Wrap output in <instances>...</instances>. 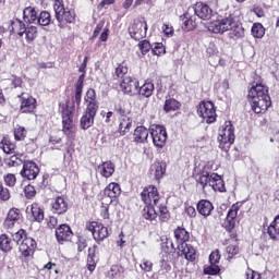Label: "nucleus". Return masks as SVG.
I'll use <instances>...</instances> for the list:
<instances>
[{
	"mask_svg": "<svg viewBox=\"0 0 279 279\" xmlns=\"http://www.w3.org/2000/svg\"><path fill=\"white\" fill-rule=\"evenodd\" d=\"M86 230L92 232V236L94 241L100 245L110 236V232L108 231V227L104 226V223L99 221H90L86 223Z\"/></svg>",
	"mask_w": 279,
	"mask_h": 279,
	"instance_id": "nucleus-8",
	"label": "nucleus"
},
{
	"mask_svg": "<svg viewBox=\"0 0 279 279\" xmlns=\"http://www.w3.org/2000/svg\"><path fill=\"white\" fill-rule=\"evenodd\" d=\"M180 20L183 22L182 29L183 32H193L195 27H197V19L195 15H191V13L186 12L180 16Z\"/></svg>",
	"mask_w": 279,
	"mask_h": 279,
	"instance_id": "nucleus-27",
	"label": "nucleus"
},
{
	"mask_svg": "<svg viewBox=\"0 0 279 279\" xmlns=\"http://www.w3.org/2000/svg\"><path fill=\"white\" fill-rule=\"evenodd\" d=\"M138 49L143 56H146V53H149V51H151L153 46L149 40L144 39L138 43Z\"/></svg>",
	"mask_w": 279,
	"mask_h": 279,
	"instance_id": "nucleus-52",
	"label": "nucleus"
},
{
	"mask_svg": "<svg viewBox=\"0 0 279 279\" xmlns=\"http://www.w3.org/2000/svg\"><path fill=\"white\" fill-rule=\"evenodd\" d=\"M165 173H167V162L165 161L157 162L155 166L156 180H162V178L165 177Z\"/></svg>",
	"mask_w": 279,
	"mask_h": 279,
	"instance_id": "nucleus-43",
	"label": "nucleus"
},
{
	"mask_svg": "<svg viewBox=\"0 0 279 279\" xmlns=\"http://www.w3.org/2000/svg\"><path fill=\"white\" fill-rule=\"evenodd\" d=\"M23 19L25 23H36L38 21V13L33 7L25 8L23 11Z\"/></svg>",
	"mask_w": 279,
	"mask_h": 279,
	"instance_id": "nucleus-35",
	"label": "nucleus"
},
{
	"mask_svg": "<svg viewBox=\"0 0 279 279\" xmlns=\"http://www.w3.org/2000/svg\"><path fill=\"white\" fill-rule=\"evenodd\" d=\"M99 263V246L94 244L87 250V258H86V268L90 274L97 269V264Z\"/></svg>",
	"mask_w": 279,
	"mask_h": 279,
	"instance_id": "nucleus-21",
	"label": "nucleus"
},
{
	"mask_svg": "<svg viewBox=\"0 0 279 279\" xmlns=\"http://www.w3.org/2000/svg\"><path fill=\"white\" fill-rule=\"evenodd\" d=\"M12 247L14 244L12 243V239L8 236V234L0 235V250L2 252H12Z\"/></svg>",
	"mask_w": 279,
	"mask_h": 279,
	"instance_id": "nucleus-41",
	"label": "nucleus"
},
{
	"mask_svg": "<svg viewBox=\"0 0 279 279\" xmlns=\"http://www.w3.org/2000/svg\"><path fill=\"white\" fill-rule=\"evenodd\" d=\"M151 53L153 56H165L167 53V49L165 48V45L162 43H157L155 46L151 48Z\"/></svg>",
	"mask_w": 279,
	"mask_h": 279,
	"instance_id": "nucleus-54",
	"label": "nucleus"
},
{
	"mask_svg": "<svg viewBox=\"0 0 279 279\" xmlns=\"http://www.w3.org/2000/svg\"><path fill=\"white\" fill-rule=\"evenodd\" d=\"M267 234L271 241H279V215L268 226Z\"/></svg>",
	"mask_w": 279,
	"mask_h": 279,
	"instance_id": "nucleus-31",
	"label": "nucleus"
},
{
	"mask_svg": "<svg viewBox=\"0 0 279 279\" xmlns=\"http://www.w3.org/2000/svg\"><path fill=\"white\" fill-rule=\"evenodd\" d=\"M0 147L4 154H14V151H16V144H14L9 137H2Z\"/></svg>",
	"mask_w": 279,
	"mask_h": 279,
	"instance_id": "nucleus-36",
	"label": "nucleus"
},
{
	"mask_svg": "<svg viewBox=\"0 0 279 279\" xmlns=\"http://www.w3.org/2000/svg\"><path fill=\"white\" fill-rule=\"evenodd\" d=\"M13 136L15 141H25V138H27V129H25V126L17 125L13 130Z\"/></svg>",
	"mask_w": 279,
	"mask_h": 279,
	"instance_id": "nucleus-44",
	"label": "nucleus"
},
{
	"mask_svg": "<svg viewBox=\"0 0 279 279\" xmlns=\"http://www.w3.org/2000/svg\"><path fill=\"white\" fill-rule=\"evenodd\" d=\"M104 195L105 197H109L110 204H112V202H117L121 195V185L116 182L109 183L104 190Z\"/></svg>",
	"mask_w": 279,
	"mask_h": 279,
	"instance_id": "nucleus-25",
	"label": "nucleus"
},
{
	"mask_svg": "<svg viewBox=\"0 0 279 279\" xmlns=\"http://www.w3.org/2000/svg\"><path fill=\"white\" fill-rule=\"evenodd\" d=\"M193 178L196 187L206 193V186H211L213 191L218 193H226V182L221 175L206 169V167L197 166L193 170Z\"/></svg>",
	"mask_w": 279,
	"mask_h": 279,
	"instance_id": "nucleus-2",
	"label": "nucleus"
},
{
	"mask_svg": "<svg viewBox=\"0 0 279 279\" xmlns=\"http://www.w3.org/2000/svg\"><path fill=\"white\" fill-rule=\"evenodd\" d=\"M3 182L5 186L14 189L16 186V175L14 173H8L3 177Z\"/></svg>",
	"mask_w": 279,
	"mask_h": 279,
	"instance_id": "nucleus-53",
	"label": "nucleus"
},
{
	"mask_svg": "<svg viewBox=\"0 0 279 279\" xmlns=\"http://www.w3.org/2000/svg\"><path fill=\"white\" fill-rule=\"evenodd\" d=\"M246 279H262V277H260V274H259V272L250 269V270L246 272Z\"/></svg>",
	"mask_w": 279,
	"mask_h": 279,
	"instance_id": "nucleus-64",
	"label": "nucleus"
},
{
	"mask_svg": "<svg viewBox=\"0 0 279 279\" xmlns=\"http://www.w3.org/2000/svg\"><path fill=\"white\" fill-rule=\"evenodd\" d=\"M25 40L27 43H34L38 38V28L33 25H28L24 28Z\"/></svg>",
	"mask_w": 279,
	"mask_h": 279,
	"instance_id": "nucleus-38",
	"label": "nucleus"
},
{
	"mask_svg": "<svg viewBox=\"0 0 279 279\" xmlns=\"http://www.w3.org/2000/svg\"><path fill=\"white\" fill-rule=\"evenodd\" d=\"M194 13L202 21H210L213 16H215V11L210 8V5L204 2H196L194 5Z\"/></svg>",
	"mask_w": 279,
	"mask_h": 279,
	"instance_id": "nucleus-22",
	"label": "nucleus"
},
{
	"mask_svg": "<svg viewBox=\"0 0 279 279\" xmlns=\"http://www.w3.org/2000/svg\"><path fill=\"white\" fill-rule=\"evenodd\" d=\"M155 86L150 81H145V83L137 87L138 95H142V97H151L154 95Z\"/></svg>",
	"mask_w": 279,
	"mask_h": 279,
	"instance_id": "nucleus-34",
	"label": "nucleus"
},
{
	"mask_svg": "<svg viewBox=\"0 0 279 279\" xmlns=\"http://www.w3.org/2000/svg\"><path fill=\"white\" fill-rule=\"evenodd\" d=\"M31 215L32 221H36L37 223H43V221H45V210L40 208L38 203H33L31 205Z\"/></svg>",
	"mask_w": 279,
	"mask_h": 279,
	"instance_id": "nucleus-30",
	"label": "nucleus"
},
{
	"mask_svg": "<svg viewBox=\"0 0 279 279\" xmlns=\"http://www.w3.org/2000/svg\"><path fill=\"white\" fill-rule=\"evenodd\" d=\"M10 197V189L3 186V183L0 181V202H9Z\"/></svg>",
	"mask_w": 279,
	"mask_h": 279,
	"instance_id": "nucleus-55",
	"label": "nucleus"
},
{
	"mask_svg": "<svg viewBox=\"0 0 279 279\" xmlns=\"http://www.w3.org/2000/svg\"><path fill=\"white\" fill-rule=\"evenodd\" d=\"M98 170L102 178H111V175L114 173V165L112 161H105L98 166Z\"/></svg>",
	"mask_w": 279,
	"mask_h": 279,
	"instance_id": "nucleus-32",
	"label": "nucleus"
},
{
	"mask_svg": "<svg viewBox=\"0 0 279 279\" xmlns=\"http://www.w3.org/2000/svg\"><path fill=\"white\" fill-rule=\"evenodd\" d=\"M128 71H129V68H128V61H122L121 63H119L116 68V76L117 77H125V75H128Z\"/></svg>",
	"mask_w": 279,
	"mask_h": 279,
	"instance_id": "nucleus-48",
	"label": "nucleus"
},
{
	"mask_svg": "<svg viewBox=\"0 0 279 279\" xmlns=\"http://www.w3.org/2000/svg\"><path fill=\"white\" fill-rule=\"evenodd\" d=\"M251 108L255 114H265L271 108V97L257 98L250 100Z\"/></svg>",
	"mask_w": 279,
	"mask_h": 279,
	"instance_id": "nucleus-20",
	"label": "nucleus"
},
{
	"mask_svg": "<svg viewBox=\"0 0 279 279\" xmlns=\"http://www.w3.org/2000/svg\"><path fill=\"white\" fill-rule=\"evenodd\" d=\"M236 27V22L234 17L231 15L221 20H216L209 23L208 29L213 34H226V32H230V29H234Z\"/></svg>",
	"mask_w": 279,
	"mask_h": 279,
	"instance_id": "nucleus-10",
	"label": "nucleus"
},
{
	"mask_svg": "<svg viewBox=\"0 0 279 279\" xmlns=\"http://www.w3.org/2000/svg\"><path fill=\"white\" fill-rule=\"evenodd\" d=\"M113 110L120 119L130 118V114H132V111L130 109H126L125 104L123 102L116 104Z\"/></svg>",
	"mask_w": 279,
	"mask_h": 279,
	"instance_id": "nucleus-40",
	"label": "nucleus"
},
{
	"mask_svg": "<svg viewBox=\"0 0 279 279\" xmlns=\"http://www.w3.org/2000/svg\"><path fill=\"white\" fill-rule=\"evenodd\" d=\"M142 202L146 205H157L160 202V194L158 193V187L154 185H148L144 187L141 193Z\"/></svg>",
	"mask_w": 279,
	"mask_h": 279,
	"instance_id": "nucleus-16",
	"label": "nucleus"
},
{
	"mask_svg": "<svg viewBox=\"0 0 279 279\" xmlns=\"http://www.w3.org/2000/svg\"><path fill=\"white\" fill-rule=\"evenodd\" d=\"M36 149H38V145L36 144V138L31 140V142L26 143L25 150L27 151V154H34Z\"/></svg>",
	"mask_w": 279,
	"mask_h": 279,
	"instance_id": "nucleus-61",
	"label": "nucleus"
},
{
	"mask_svg": "<svg viewBox=\"0 0 279 279\" xmlns=\"http://www.w3.org/2000/svg\"><path fill=\"white\" fill-rule=\"evenodd\" d=\"M46 226L50 230H54V228H58V217L49 216L48 218H46Z\"/></svg>",
	"mask_w": 279,
	"mask_h": 279,
	"instance_id": "nucleus-60",
	"label": "nucleus"
},
{
	"mask_svg": "<svg viewBox=\"0 0 279 279\" xmlns=\"http://www.w3.org/2000/svg\"><path fill=\"white\" fill-rule=\"evenodd\" d=\"M130 130H132V117L120 118V123L118 126L119 134L121 136H125Z\"/></svg>",
	"mask_w": 279,
	"mask_h": 279,
	"instance_id": "nucleus-33",
	"label": "nucleus"
},
{
	"mask_svg": "<svg viewBox=\"0 0 279 279\" xmlns=\"http://www.w3.org/2000/svg\"><path fill=\"white\" fill-rule=\"evenodd\" d=\"M154 206L156 205H146L142 210V215L147 221H154L158 217V213H156Z\"/></svg>",
	"mask_w": 279,
	"mask_h": 279,
	"instance_id": "nucleus-39",
	"label": "nucleus"
},
{
	"mask_svg": "<svg viewBox=\"0 0 279 279\" xmlns=\"http://www.w3.org/2000/svg\"><path fill=\"white\" fill-rule=\"evenodd\" d=\"M38 25L41 27H47V25H51V13L48 11H41L39 16H37Z\"/></svg>",
	"mask_w": 279,
	"mask_h": 279,
	"instance_id": "nucleus-42",
	"label": "nucleus"
},
{
	"mask_svg": "<svg viewBox=\"0 0 279 279\" xmlns=\"http://www.w3.org/2000/svg\"><path fill=\"white\" fill-rule=\"evenodd\" d=\"M50 210L52 215H58L59 217L66 215L69 213V199L63 195L56 196L50 203Z\"/></svg>",
	"mask_w": 279,
	"mask_h": 279,
	"instance_id": "nucleus-15",
	"label": "nucleus"
},
{
	"mask_svg": "<svg viewBox=\"0 0 279 279\" xmlns=\"http://www.w3.org/2000/svg\"><path fill=\"white\" fill-rule=\"evenodd\" d=\"M235 138L236 136L234 135V125H232V121H226L218 133L219 149L228 154L230 147L234 145Z\"/></svg>",
	"mask_w": 279,
	"mask_h": 279,
	"instance_id": "nucleus-6",
	"label": "nucleus"
},
{
	"mask_svg": "<svg viewBox=\"0 0 279 279\" xmlns=\"http://www.w3.org/2000/svg\"><path fill=\"white\" fill-rule=\"evenodd\" d=\"M25 239H29L27 236V231L25 229H20L17 232L14 233L13 235V241L15 243H21V241H25Z\"/></svg>",
	"mask_w": 279,
	"mask_h": 279,
	"instance_id": "nucleus-57",
	"label": "nucleus"
},
{
	"mask_svg": "<svg viewBox=\"0 0 279 279\" xmlns=\"http://www.w3.org/2000/svg\"><path fill=\"white\" fill-rule=\"evenodd\" d=\"M205 276H219L221 274V268L218 264H210L204 268Z\"/></svg>",
	"mask_w": 279,
	"mask_h": 279,
	"instance_id": "nucleus-49",
	"label": "nucleus"
},
{
	"mask_svg": "<svg viewBox=\"0 0 279 279\" xmlns=\"http://www.w3.org/2000/svg\"><path fill=\"white\" fill-rule=\"evenodd\" d=\"M265 97H270L269 88L263 84H256L255 86H252L247 94L250 101L254 99H263Z\"/></svg>",
	"mask_w": 279,
	"mask_h": 279,
	"instance_id": "nucleus-23",
	"label": "nucleus"
},
{
	"mask_svg": "<svg viewBox=\"0 0 279 279\" xmlns=\"http://www.w3.org/2000/svg\"><path fill=\"white\" fill-rule=\"evenodd\" d=\"M228 259L234 258V256H239L241 254V247H239V243L230 244L226 247Z\"/></svg>",
	"mask_w": 279,
	"mask_h": 279,
	"instance_id": "nucleus-47",
	"label": "nucleus"
},
{
	"mask_svg": "<svg viewBox=\"0 0 279 279\" xmlns=\"http://www.w3.org/2000/svg\"><path fill=\"white\" fill-rule=\"evenodd\" d=\"M149 132L155 147H157L158 149H162V147L167 145V129L159 124H153L149 128Z\"/></svg>",
	"mask_w": 279,
	"mask_h": 279,
	"instance_id": "nucleus-13",
	"label": "nucleus"
},
{
	"mask_svg": "<svg viewBox=\"0 0 279 279\" xmlns=\"http://www.w3.org/2000/svg\"><path fill=\"white\" fill-rule=\"evenodd\" d=\"M24 195L26 199H32L33 197H36V187L34 185L28 184L24 187Z\"/></svg>",
	"mask_w": 279,
	"mask_h": 279,
	"instance_id": "nucleus-59",
	"label": "nucleus"
},
{
	"mask_svg": "<svg viewBox=\"0 0 279 279\" xmlns=\"http://www.w3.org/2000/svg\"><path fill=\"white\" fill-rule=\"evenodd\" d=\"M138 80L132 76H124L120 83V89L124 95H130L131 97L138 93Z\"/></svg>",
	"mask_w": 279,
	"mask_h": 279,
	"instance_id": "nucleus-17",
	"label": "nucleus"
},
{
	"mask_svg": "<svg viewBox=\"0 0 279 279\" xmlns=\"http://www.w3.org/2000/svg\"><path fill=\"white\" fill-rule=\"evenodd\" d=\"M49 145H51L52 149H60L64 146L62 141V136L54 134L49 137Z\"/></svg>",
	"mask_w": 279,
	"mask_h": 279,
	"instance_id": "nucleus-46",
	"label": "nucleus"
},
{
	"mask_svg": "<svg viewBox=\"0 0 279 279\" xmlns=\"http://www.w3.org/2000/svg\"><path fill=\"white\" fill-rule=\"evenodd\" d=\"M173 234L178 243V256H184L185 260L193 263L197 256V251L193 245L189 244L191 233L184 227H177Z\"/></svg>",
	"mask_w": 279,
	"mask_h": 279,
	"instance_id": "nucleus-4",
	"label": "nucleus"
},
{
	"mask_svg": "<svg viewBox=\"0 0 279 279\" xmlns=\"http://www.w3.org/2000/svg\"><path fill=\"white\" fill-rule=\"evenodd\" d=\"M185 214H186L187 217H190L191 219H195V217H197V210H195V207L192 206V205L185 206Z\"/></svg>",
	"mask_w": 279,
	"mask_h": 279,
	"instance_id": "nucleus-62",
	"label": "nucleus"
},
{
	"mask_svg": "<svg viewBox=\"0 0 279 279\" xmlns=\"http://www.w3.org/2000/svg\"><path fill=\"white\" fill-rule=\"evenodd\" d=\"M104 25H106V23H105L104 21H100V22L96 25V27H95V29H94V32H93L92 39L97 38V36H99V34H101V29H104Z\"/></svg>",
	"mask_w": 279,
	"mask_h": 279,
	"instance_id": "nucleus-63",
	"label": "nucleus"
},
{
	"mask_svg": "<svg viewBox=\"0 0 279 279\" xmlns=\"http://www.w3.org/2000/svg\"><path fill=\"white\" fill-rule=\"evenodd\" d=\"M147 20L140 16L129 26V34L133 40H143L147 36Z\"/></svg>",
	"mask_w": 279,
	"mask_h": 279,
	"instance_id": "nucleus-9",
	"label": "nucleus"
},
{
	"mask_svg": "<svg viewBox=\"0 0 279 279\" xmlns=\"http://www.w3.org/2000/svg\"><path fill=\"white\" fill-rule=\"evenodd\" d=\"M220 260H221V253H219V250L213 251L209 255L210 265H219Z\"/></svg>",
	"mask_w": 279,
	"mask_h": 279,
	"instance_id": "nucleus-58",
	"label": "nucleus"
},
{
	"mask_svg": "<svg viewBox=\"0 0 279 279\" xmlns=\"http://www.w3.org/2000/svg\"><path fill=\"white\" fill-rule=\"evenodd\" d=\"M251 34L254 38H263V36H265V26L260 23H254L251 28Z\"/></svg>",
	"mask_w": 279,
	"mask_h": 279,
	"instance_id": "nucleus-45",
	"label": "nucleus"
},
{
	"mask_svg": "<svg viewBox=\"0 0 279 279\" xmlns=\"http://www.w3.org/2000/svg\"><path fill=\"white\" fill-rule=\"evenodd\" d=\"M149 130H147V128L141 125L135 128L134 132H133V141L134 143L137 144H144L147 143V138H149Z\"/></svg>",
	"mask_w": 279,
	"mask_h": 279,
	"instance_id": "nucleus-28",
	"label": "nucleus"
},
{
	"mask_svg": "<svg viewBox=\"0 0 279 279\" xmlns=\"http://www.w3.org/2000/svg\"><path fill=\"white\" fill-rule=\"evenodd\" d=\"M242 206H243V203L236 202L228 210L227 217H226V222H225V230L227 232H232V230H234V228H236V217H238L239 210H241Z\"/></svg>",
	"mask_w": 279,
	"mask_h": 279,
	"instance_id": "nucleus-14",
	"label": "nucleus"
},
{
	"mask_svg": "<svg viewBox=\"0 0 279 279\" xmlns=\"http://www.w3.org/2000/svg\"><path fill=\"white\" fill-rule=\"evenodd\" d=\"M17 99L20 101V112L22 114H34L36 112V108H38V101L34 96L22 92L17 95Z\"/></svg>",
	"mask_w": 279,
	"mask_h": 279,
	"instance_id": "nucleus-11",
	"label": "nucleus"
},
{
	"mask_svg": "<svg viewBox=\"0 0 279 279\" xmlns=\"http://www.w3.org/2000/svg\"><path fill=\"white\" fill-rule=\"evenodd\" d=\"M197 114L206 123H215V121H217V107H215V104L210 100H203L197 106Z\"/></svg>",
	"mask_w": 279,
	"mask_h": 279,
	"instance_id": "nucleus-7",
	"label": "nucleus"
},
{
	"mask_svg": "<svg viewBox=\"0 0 279 279\" xmlns=\"http://www.w3.org/2000/svg\"><path fill=\"white\" fill-rule=\"evenodd\" d=\"M59 112L61 114L62 132L71 143L70 147L66 148V154L72 158L75 151L73 141H75L77 134L75 122L73 121L75 118V102H71L69 99L65 102H60Z\"/></svg>",
	"mask_w": 279,
	"mask_h": 279,
	"instance_id": "nucleus-1",
	"label": "nucleus"
},
{
	"mask_svg": "<svg viewBox=\"0 0 279 279\" xmlns=\"http://www.w3.org/2000/svg\"><path fill=\"white\" fill-rule=\"evenodd\" d=\"M197 213L204 217V219H208L213 211L215 210V206L208 199H201L196 205Z\"/></svg>",
	"mask_w": 279,
	"mask_h": 279,
	"instance_id": "nucleus-26",
	"label": "nucleus"
},
{
	"mask_svg": "<svg viewBox=\"0 0 279 279\" xmlns=\"http://www.w3.org/2000/svg\"><path fill=\"white\" fill-rule=\"evenodd\" d=\"M25 23L19 19H14L10 21L9 31L11 34H16V36H25Z\"/></svg>",
	"mask_w": 279,
	"mask_h": 279,
	"instance_id": "nucleus-29",
	"label": "nucleus"
},
{
	"mask_svg": "<svg viewBox=\"0 0 279 279\" xmlns=\"http://www.w3.org/2000/svg\"><path fill=\"white\" fill-rule=\"evenodd\" d=\"M158 217H159V221H161L162 223H167V221L171 219V214L169 213V209L167 208V206L159 207Z\"/></svg>",
	"mask_w": 279,
	"mask_h": 279,
	"instance_id": "nucleus-51",
	"label": "nucleus"
},
{
	"mask_svg": "<svg viewBox=\"0 0 279 279\" xmlns=\"http://www.w3.org/2000/svg\"><path fill=\"white\" fill-rule=\"evenodd\" d=\"M53 10L57 22L59 23L58 27H60V29H64V27H66V24L75 25V21L77 19V13H75V9L64 8V2L62 0H56L53 4Z\"/></svg>",
	"mask_w": 279,
	"mask_h": 279,
	"instance_id": "nucleus-5",
	"label": "nucleus"
},
{
	"mask_svg": "<svg viewBox=\"0 0 279 279\" xmlns=\"http://www.w3.org/2000/svg\"><path fill=\"white\" fill-rule=\"evenodd\" d=\"M140 267L142 271H145V274H150V271H154V263H151L149 259H142Z\"/></svg>",
	"mask_w": 279,
	"mask_h": 279,
	"instance_id": "nucleus-56",
	"label": "nucleus"
},
{
	"mask_svg": "<svg viewBox=\"0 0 279 279\" xmlns=\"http://www.w3.org/2000/svg\"><path fill=\"white\" fill-rule=\"evenodd\" d=\"M21 158H23L22 154H14L8 159L7 165L9 167H19L23 163V159Z\"/></svg>",
	"mask_w": 279,
	"mask_h": 279,
	"instance_id": "nucleus-50",
	"label": "nucleus"
},
{
	"mask_svg": "<svg viewBox=\"0 0 279 279\" xmlns=\"http://www.w3.org/2000/svg\"><path fill=\"white\" fill-rule=\"evenodd\" d=\"M38 173H40V168H38V163L32 160H25L23 162V168L20 172L22 178H26V180H36L38 178Z\"/></svg>",
	"mask_w": 279,
	"mask_h": 279,
	"instance_id": "nucleus-19",
	"label": "nucleus"
},
{
	"mask_svg": "<svg viewBox=\"0 0 279 279\" xmlns=\"http://www.w3.org/2000/svg\"><path fill=\"white\" fill-rule=\"evenodd\" d=\"M54 236L60 245H64L73 239V229H71V226L62 223L56 228Z\"/></svg>",
	"mask_w": 279,
	"mask_h": 279,
	"instance_id": "nucleus-18",
	"label": "nucleus"
},
{
	"mask_svg": "<svg viewBox=\"0 0 279 279\" xmlns=\"http://www.w3.org/2000/svg\"><path fill=\"white\" fill-rule=\"evenodd\" d=\"M180 108H182V104L175 98L166 99L163 105V110L166 112H175V110H180Z\"/></svg>",
	"mask_w": 279,
	"mask_h": 279,
	"instance_id": "nucleus-37",
	"label": "nucleus"
},
{
	"mask_svg": "<svg viewBox=\"0 0 279 279\" xmlns=\"http://www.w3.org/2000/svg\"><path fill=\"white\" fill-rule=\"evenodd\" d=\"M38 244L34 238L24 239L19 245L20 260L27 262L29 258H34Z\"/></svg>",
	"mask_w": 279,
	"mask_h": 279,
	"instance_id": "nucleus-12",
	"label": "nucleus"
},
{
	"mask_svg": "<svg viewBox=\"0 0 279 279\" xmlns=\"http://www.w3.org/2000/svg\"><path fill=\"white\" fill-rule=\"evenodd\" d=\"M21 209L13 207L8 211L7 218L4 219L3 226L5 230H12L16 226L17 221H21Z\"/></svg>",
	"mask_w": 279,
	"mask_h": 279,
	"instance_id": "nucleus-24",
	"label": "nucleus"
},
{
	"mask_svg": "<svg viewBox=\"0 0 279 279\" xmlns=\"http://www.w3.org/2000/svg\"><path fill=\"white\" fill-rule=\"evenodd\" d=\"M85 110L80 120L81 130H89L95 125V117L99 112V101L97 100V92L95 89H87L84 96Z\"/></svg>",
	"mask_w": 279,
	"mask_h": 279,
	"instance_id": "nucleus-3",
	"label": "nucleus"
}]
</instances>
